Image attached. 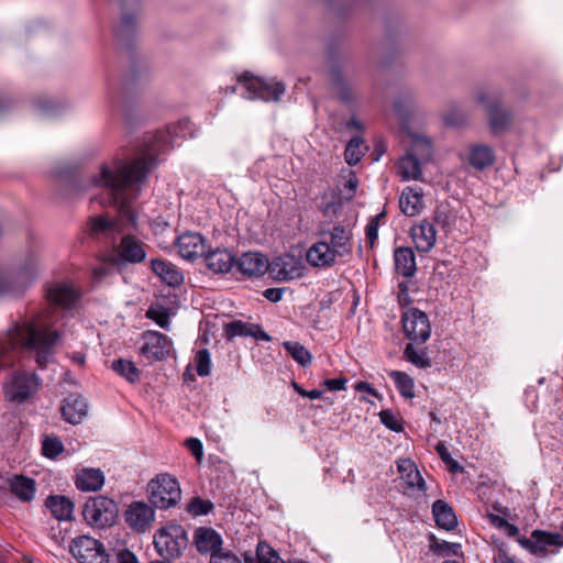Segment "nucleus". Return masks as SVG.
<instances>
[{
    "mask_svg": "<svg viewBox=\"0 0 563 563\" xmlns=\"http://www.w3.org/2000/svg\"><path fill=\"white\" fill-rule=\"evenodd\" d=\"M176 136L177 126L147 133L133 159L115 158L109 164L100 165L99 172L87 184L77 179L71 181V188L76 191H85L89 187L103 189L98 202L114 207L118 211L117 218H91L89 231L92 236L114 238L124 231L137 229V217L131 202L139 197L148 174L157 164L158 155L173 148Z\"/></svg>",
    "mask_w": 563,
    "mask_h": 563,
    "instance_id": "obj_1",
    "label": "nucleus"
},
{
    "mask_svg": "<svg viewBox=\"0 0 563 563\" xmlns=\"http://www.w3.org/2000/svg\"><path fill=\"white\" fill-rule=\"evenodd\" d=\"M60 336L58 330L41 322L40 319H22L8 331L11 345L36 351L40 364H42L44 355L57 344Z\"/></svg>",
    "mask_w": 563,
    "mask_h": 563,
    "instance_id": "obj_2",
    "label": "nucleus"
},
{
    "mask_svg": "<svg viewBox=\"0 0 563 563\" xmlns=\"http://www.w3.org/2000/svg\"><path fill=\"white\" fill-rule=\"evenodd\" d=\"M86 522L95 528L104 529L115 523L119 516L118 504L106 496L90 497L82 509Z\"/></svg>",
    "mask_w": 563,
    "mask_h": 563,
    "instance_id": "obj_3",
    "label": "nucleus"
},
{
    "mask_svg": "<svg viewBox=\"0 0 563 563\" xmlns=\"http://www.w3.org/2000/svg\"><path fill=\"white\" fill-rule=\"evenodd\" d=\"M186 531L179 525H168L161 528L154 536V545L157 553L166 559L174 560L180 556L187 548Z\"/></svg>",
    "mask_w": 563,
    "mask_h": 563,
    "instance_id": "obj_4",
    "label": "nucleus"
},
{
    "mask_svg": "<svg viewBox=\"0 0 563 563\" xmlns=\"http://www.w3.org/2000/svg\"><path fill=\"white\" fill-rule=\"evenodd\" d=\"M239 82L245 90L243 96L247 99L278 101L286 90L282 81L253 77L247 73L240 78Z\"/></svg>",
    "mask_w": 563,
    "mask_h": 563,
    "instance_id": "obj_5",
    "label": "nucleus"
},
{
    "mask_svg": "<svg viewBox=\"0 0 563 563\" xmlns=\"http://www.w3.org/2000/svg\"><path fill=\"white\" fill-rule=\"evenodd\" d=\"M150 500L158 508L175 506L181 498L177 479L169 474L157 475L148 483Z\"/></svg>",
    "mask_w": 563,
    "mask_h": 563,
    "instance_id": "obj_6",
    "label": "nucleus"
},
{
    "mask_svg": "<svg viewBox=\"0 0 563 563\" xmlns=\"http://www.w3.org/2000/svg\"><path fill=\"white\" fill-rule=\"evenodd\" d=\"M476 101L483 104L487 111L488 125L492 134L499 135L510 126L512 113L501 107L498 96L490 95L487 90H479L476 93Z\"/></svg>",
    "mask_w": 563,
    "mask_h": 563,
    "instance_id": "obj_7",
    "label": "nucleus"
},
{
    "mask_svg": "<svg viewBox=\"0 0 563 563\" xmlns=\"http://www.w3.org/2000/svg\"><path fill=\"white\" fill-rule=\"evenodd\" d=\"M318 234L339 257L352 253L353 228L351 224L338 223L330 227L328 223H323Z\"/></svg>",
    "mask_w": 563,
    "mask_h": 563,
    "instance_id": "obj_8",
    "label": "nucleus"
},
{
    "mask_svg": "<svg viewBox=\"0 0 563 563\" xmlns=\"http://www.w3.org/2000/svg\"><path fill=\"white\" fill-rule=\"evenodd\" d=\"M70 553L78 563H109L110 558L103 543L88 536L75 538Z\"/></svg>",
    "mask_w": 563,
    "mask_h": 563,
    "instance_id": "obj_9",
    "label": "nucleus"
},
{
    "mask_svg": "<svg viewBox=\"0 0 563 563\" xmlns=\"http://www.w3.org/2000/svg\"><path fill=\"white\" fill-rule=\"evenodd\" d=\"M519 542L531 554L538 558H545L558 553L559 549L563 547V534L533 530L530 538H522Z\"/></svg>",
    "mask_w": 563,
    "mask_h": 563,
    "instance_id": "obj_10",
    "label": "nucleus"
},
{
    "mask_svg": "<svg viewBox=\"0 0 563 563\" xmlns=\"http://www.w3.org/2000/svg\"><path fill=\"white\" fill-rule=\"evenodd\" d=\"M148 245L134 235L126 233L122 236L115 249V254L111 255L110 263L119 267L123 264H139L146 258Z\"/></svg>",
    "mask_w": 563,
    "mask_h": 563,
    "instance_id": "obj_11",
    "label": "nucleus"
},
{
    "mask_svg": "<svg viewBox=\"0 0 563 563\" xmlns=\"http://www.w3.org/2000/svg\"><path fill=\"white\" fill-rule=\"evenodd\" d=\"M81 299L82 291L70 283H55L46 289L47 302L62 310H77Z\"/></svg>",
    "mask_w": 563,
    "mask_h": 563,
    "instance_id": "obj_12",
    "label": "nucleus"
},
{
    "mask_svg": "<svg viewBox=\"0 0 563 563\" xmlns=\"http://www.w3.org/2000/svg\"><path fill=\"white\" fill-rule=\"evenodd\" d=\"M40 387V379L34 374H18L5 387V396L11 401L23 402L34 395Z\"/></svg>",
    "mask_w": 563,
    "mask_h": 563,
    "instance_id": "obj_13",
    "label": "nucleus"
},
{
    "mask_svg": "<svg viewBox=\"0 0 563 563\" xmlns=\"http://www.w3.org/2000/svg\"><path fill=\"white\" fill-rule=\"evenodd\" d=\"M303 263L291 254L280 255L269 263L268 273L278 280H289L303 275Z\"/></svg>",
    "mask_w": 563,
    "mask_h": 563,
    "instance_id": "obj_14",
    "label": "nucleus"
},
{
    "mask_svg": "<svg viewBox=\"0 0 563 563\" xmlns=\"http://www.w3.org/2000/svg\"><path fill=\"white\" fill-rule=\"evenodd\" d=\"M143 345L141 354L151 362L165 358L170 351V340L156 331H146L143 333Z\"/></svg>",
    "mask_w": 563,
    "mask_h": 563,
    "instance_id": "obj_15",
    "label": "nucleus"
},
{
    "mask_svg": "<svg viewBox=\"0 0 563 563\" xmlns=\"http://www.w3.org/2000/svg\"><path fill=\"white\" fill-rule=\"evenodd\" d=\"M125 521L136 531H145L154 521V510L143 501L132 503L125 511Z\"/></svg>",
    "mask_w": 563,
    "mask_h": 563,
    "instance_id": "obj_16",
    "label": "nucleus"
},
{
    "mask_svg": "<svg viewBox=\"0 0 563 563\" xmlns=\"http://www.w3.org/2000/svg\"><path fill=\"white\" fill-rule=\"evenodd\" d=\"M238 269L245 276L260 277L269 269L268 258L258 252H246L236 261Z\"/></svg>",
    "mask_w": 563,
    "mask_h": 563,
    "instance_id": "obj_17",
    "label": "nucleus"
},
{
    "mask_svg": "<svg viewBox=\"0 0 563 563\" xmlns=\"http://www.w3.org/2000/svg\"><path fill=\"white\" fill-rule=\"evenodd\" d=\"M179 255L188 261L203 256L207 251L206 240L200 233L187 232L177 240Z\"/></svg>",
    "mask_w": 563,
    "mask_h": 563,
    "instance_id": "obj_18",
    "label": "nucleus"
},
{
    "mask_svg": "<svg viewBox=\"0 0 563 563\" xmlns=\"http://www.w3.org/2000/svg\"><path fill=\"white\" fill-rule=\"evenodd\" d=\"M411 239L419 252L428 253L437 242V231L432 223L427 220L416 224L410 230Z\"/></svg>",
    "mask_w": 563,
    "mask_h": 563,
    "instance_id": "obj_19",
    "label": "nucleus"
},
{
    "mask_svg": "<svg viewBox=\"0 0 563 563\" xmlns=\"http://www.w3.org/2000/svg\"><path fill=\"white\" fill-rule=\"evenodd\" d=\"M339 256L331 250V246L319 239L307 252V262L314 267L332 266Z\"/></svg>",
    "mask_w": 563,
    "mask_h": 563,
    "instance_id": "obj_20",
    "label": "nucleus"
},
{
    "mask_svg": "<svg viewBox=\"0 0 563 563\" xmlns=\"http://www.w3.org/2000/svg\"><path fill=\"white\" fill-rule=\"evenodd\" d=\"M60 411L67 422L77 424L87 416L88 405L81 396L69 395L64 400Z\"/></svg>",
    "mask_w": 563,
    "mask_h": 563,
    "instance_id": "obj_21",
    "label": "nucleus"
},
{
    "mask_svg": "<svg viewBox=\"0 0 563 563\" xmlns=\"http://www.w3.org/2000/svg\"><path fill=\"white\" fill-rule=\"evenodd\" d=\"M467 163L476 170H484L495 162L494 150L486 144H472L468 147Z\"/></svg>",
    "mask_w": 563,
    "mask_h": 563,
    "instance_id": "obj_22",
    "label": "nucleus"
},
{
    "mask_svg": "<svg viewBox=\"0 0 563 563\" xmlns=\"http://www.w3.org/2000/svg\"><path fill=\"white\" fill-rule=\"evenodd\" d=\"M203 256L208 268L216 274L228 273L234 264V256L227 249L206 251Z\"/></svg>",
    "mask_w": 563,
    "mask_h": 563,
    "instance_id": "obj_23",
    "label": "nucleus"
},
{
    "mask_svg": "<svg viewBox=\"0 0 563 563\" xmlns=\"http://www.w3.org/2000/svg\"><path fill=\"white\" fill-rule=\"evenodd\" d=\"M195 543L197 550L201 553H220L222 539L219 533H217L211 528H199L195 533Z\"/></svg>",
    "mask_w": 563,
    "mask_h": 563,
    "instance_id": "obj_24",
    "label": "nucleus"
},
{
    "mask_svg": "<svg viewBox=\"0 0 563 563\" xmlns=\"http://www.w3.org/2000/svg\"><path fill=\"white\" fill-rule=\"evenodd\" d=\"M398 472L400 478L404 481L405 485L410 488L424 492L426 490V482L423 481L416 463L410 459H404L398 462Z\"/></svg>",
    "mask_w": 563,
    "mask_h": 563,
    "instance_id": "obj_25",
    "label": "nucleus"
},
{
    "mask_svg": "<svg viewBox=\"0 0 563 563\" xmlns=\"http://www.w3.org/2000/svg\"><path fill=\"white\" fill-rule=\"evenodd\" d=\"M406 336L415 343H424L431 334L429 319H402Z\"/></svg>",
    "mask_w": 563,
    "mask_h": 563,
    "instance_id": "obj_26",
    "label": "nucleus"
},
{
    "mask_svg": "<svg viewBox=\"0 0 563 563\" xmlns=\"http://www.w3.org/2000/svg\"><path fill=\"white\" fill-rule=\"evenodd\" d=\"M396 272L404 277H412L417 272L416 255L411 247H397L394 251Z\"/></svg>",
    "mask_w": 563,
    "mask_h": 563,
    "instance_id": "obj_27",
    "label": "nucleus"
},
{
    "mask_svg": "<svg viewBox=\"0 0 563 563\" xmlns=\"http://www.w3.org/2000/svg\"><path fill=\"white\" fill-rule=\"evenodd\" d=\"M225 333L229 339L234 336H253L256 340L271 341V336L258 324L246 323L241 320L227 324Z\"/></svg>",
    "mask_w": 563,
    "mask_h": 563,
    "instance_id": "obj_28",
    "label": "nucleus"
},
{
    "mask_svg": "<svg viewBox=\"0 0 563 563\" xmlns=\"http://www.w3.org/2000/svg\"><path fill=\"white\" fill-rule=\"evenodd\" d=\"M152 271L167 285L178 286L183 283V275L169 262L155 258L151 262Z\"/></svg>",
    "mask_w": 563,
    "mask_h": 563,
    "instance_id": "obj_29",
    "label": "nucleus"
},
{
    "mask_svg": "<svg viewBox=\"0 0 563 563\" xmlns=\"http://www.w3.org/2000/svg\"><path fill=\"white\" fill-rule=\"evenodd\" d=\"M422 163L409 152L397 163L398 174L404 180H420L422 177Z\"/></svg>",
    "mask_w": 563,
    "mask_h": 563,
    "instance_id": "obj_30",
    "label": "nucleus"
},
{
    "mask_svg": "<svg viewBox=\"0 0 563 563\" xmlns=\"http://www.w3.org/2000/svg\"><path fill=\"white\" fill-rule=\"evenodd\" d=\"M401 211L408 217H415L423 207L422 194L417 188L407 187L399 199Z\"/></svg>",
    "mask_w": 563,
    "mask_h": 563,
    "instance_id": "obj_31",
    "label": "nucleus"
},
{
    "mask_svg": "<svg viewBox=\"0 0 563 563\" xmlns=\"http://www.w3.org/2000/svg\"><path fill=\"white\" fill-rule=\"evenodd\" d=\"M432 514L438 527L453 530L457 526V519L453 508L444 500H437L432 506Z\"/></svg>",
    "mask_w": 563,
    "mask_h": 563,
    "instance_id": "obj_32",
    "label": "nucleus"
},
{
    "mask_svg": "<svg viewBox=\"0 0 563 563\" xmlns=\"http://www.w3.org/2000/svg\"><path fill=\"white\" fill-rule=\"evenodd\" d=\"M45 505L57 520H71L74 504L69 498L65 496H49Z\"/></svg>",
    "mask_w": 563,
    "mask_h": 563,
    "instance_id": "obj_33",
    "label": "nucleus"
},
{
    "mask_svg": "<svg viewBox=\"0 0 563 563\" xmlns=\"http://www.w3.org/2000/svg\"><path fill=\"white\" fill-rule=\"evenodd\" d=\"M104 483V476L101 471L95 468L82 470L76 479V485L84 492H97Z\"/></svg>",
    "mask_w": 563,
    "mask_h": 563,
    "instance_id": "obj_34",
    "label": "nucleus"
},
{
    "mask_svg": "<svg viewBox=\"0 0 563 563\" xmlns=\"http://www.w3.org/2000/svg\"><path fill=\"white\" fill-rule=\"evenodd\" d=\"M10 490L22 501H30L35 495V482L34 479L16 475L10 481Z\"/></svg>",
    "mask_w": 563,
    "mask_h": 563,
    "instance_id": "obj_35",
    "label": "nucleus"
},
{
    "mask_svg": "<svg viewBox=\"0 0 563 563\" xmlns=\"http://www.w3.org/2000/svg\"><path fill=\"white\" fill-rule=\"evenodd\" d=\"M407 152L416 156L422 164H427L433 156L432 142L426 136L415 135L411 139V144Z\"/></svg>",
    "mask_w": 563,
    "mask_h": 563,
    "instance_id": "obj_36",
    "label": "nucleus"
},
{
    "mask_svg": "<svg viewBox=\"0 0 563 563\" xmlns=\"http://www.w3.org/2000/svg\"><path fill=\"white\" fill-rule=\"evenodd\" d=\"M283 346L289 353L295 362H297L302 367L309 366L312 362L311 353L299 342L296 341H285Z\"/></svg>",
    "mask_w": 563,
    "mask_h": 563,
    "instance_id": "obj_37",
    "label": "nucleus"
},
{
    "mask_svg": "<svg viewBox=\"0 0 563 563\" xmlns=\"http://www.w3.org/2000/svg\"><path fill=\"white\" fill-rule=\"evenodd\" d=\"M398 288V303L402 309H406L402 311L401 317H427L423 311L417 308H409V306L412 303V300L409 296L408 283H399Z\"/></svg>",
    "mask_w": 563,
    "mask_h": 563,
    "instance_id": "obj_38",
    "label": "nucleus"
},
{
    "mask_svg": "<svg viewBox=\"0 0 563 563\" xmlns=\"http://www.w3.org/2000/svg\"><path fill=\"white\" fill-rule=\"evenodd\" d=\"M136 15L122 11L121 21L115 30V35L120 41H129L136 31Z\"/></svg>",
    "mask_w": 563,
    "mask_h": 563,
    "instance_id": "obj_39",
    "label": "nucleus"
},
{
    "mask_svg": "<svg viewBox=\"0 0 563 563\" xmlns=\"http://www.w3.org/2000/svg\"><path fill=\"white\" fill-rule=\"evenodd\" d=\"M389 376L394 379L397 389L405 398L415 397L413 379L405 372L391 371Z\"/></svg>",
    "mask_w": 563,
    "mask_h": 563,
    "instance_id": "obj_40",
    "label": "nucleus"
},
{
    "mask_svg": "<svg viewBox=\"0 0 563 563\" xmlns=\"http://www.w3.org/2000/svg\"><path fill=\"white\" fill-rule=\"evenodd\" d=\"M246 563H285L278 553L266 542H258L256 548V559L246 558Z\"/></svg>",
    "mask_w": 563,
    "mask_h": 563,
    "instance_id": "obj_41",
    "label": "nucleus"
},
{
    "mask_svg": "<svg viewBox=\"0 0 563 563\" xmlns=\"http://www.w3.org/2000/svg\"><path fill=\"white\" fill-rule=\"evenodd\" d=\"M112 368L129 382L134 383L140 378V371L135 364L126 360H117L112 362Z\"/></svg>",
    "mask_w": 563,
    "mask_h": 563,
    "instance_id": "obj_42",
    "label": "nucleus"
},
{
    "mask_svg": "<svg viewBox=\"0 0 563 563\" xmlns=\"http://www.w3.org/2000/svg\"><path fill=\"white\" fill-rule=\"evenodd\" d=\"M361 137H353L345 147L344 157L349 165H356L364 155Z\"/></svg>",
    "mask_w": 563,
    "mask_h": 563,
    "instance_id": "obj_43",
    "label": "nucleus"
},
{
    "mask_svg": "<svg viewBox=\"0 0 563 563\" xmlns=\"http://www.w3.org/2000/svg\"><path fill=\"white\" fill-rule=\"evenodd\" d=\"M404 355L411 364L419 368H427L431 366V362L426 352L416 350L412 344H407Z\"/></svg>",
    "mask_w": 563,
    "mask_h": 563,
    "instance_id": "obj_44",
    "label": "nucleus"
},
{
    "mask_svg": "<svg viewBox=\"0 0 563 563\" xmlns=\"http://www.w3.org/2000/svg\"><path fill=\"white\" fill-rule=\"evenodd\" d=\"M63 450V442L57 437H46L43 440L42 452L46 457L55 459Z\"/></svg>",
    "mask_w": 563,
    "mask_h": 563,
    "instance_id": "obj_45",
    "label": "nucleus"
},
{
    "mask_svg": "<svg viewBox=\"0 0 563 563\" xmlns=\"http://www.w3.org/2000/svg\"><path fill=\"white\" fill-rule=\"evenodd\" d=\"M196 371L199 376H208L211 371L210 353L207 349L199 350L195 357Z\"/></svg>",
    "mask_w": 563,
    "mask_h": 563,
    "instance_id": "obj_46",
    "label": "nucleus"
},
{
    "mask_svg": "<svg viewBox=\"0 0 563 563\" xmlns=\"http://www.w3.org/2000/svg\"><path fill=\"white\" fill-rule=\"evenodd\" d=\"M445 124L450 126H462L467 122V114L457 107L450 108L443 115Z\"/></svg>",
    "mask_w": 563,
    "mask_h": 563,
    "instance_id": "obj_47",
    "label": "nucleus"
},
{
    "mask_svg": "<svg viewBox=\"0 0 563 563\" xmlns=\"http://www.w3.org/2000/svg\"><path fill=\"white\" fill-rule=\"evenodd\" d=\"M212 508L213 505L211 501L195 497L189 501L187 511L194 516H202L209 514Z\"/></svg>",
    "mask_w": 563,
    "mask_h": 563,
    "instance_id": "obj_48",
    "label": "nucleus"
},
{
    "mask_svg": "<svg viewBox=\"0 0 563 563\" xmlns=\"http://www.w3.org/2000/svg\"><path fill=\"white\" fill-rule=\"evenodd\" d=\"M430 548L434 553L439 555H459L461 545L459 543H451L446 541L439 542L437 540H433Z\"/></svg>",
    "mask_w": 563,
    "mask_h": 563,
    "instance_id": "obj_49",
    "label": "nucleus"
},
{
    "mask_svg": "<svg viewBox=\"0 0 563 563\" xmlns=\"http://www.w3.org/2000/svg\"><path fill=\"white\" fill-rule=\"evenodd\" d=\"M438 454L441 460L446 464L448 468L452 473L463 472V467L451 457V454L443 443H438L435 446Z\"/></svg>",
    "mask_w": 563,
    "mask_h": 563,
    "instance_id": "obj_50",
    "label": "nucleus"
},
{
    "mask_svg": "<svg viewBox=\"0 0 563 563\" xmlns=\"http://www.w3.org/2000/svg\"><path fill=\"white\" fill-rule=\"evenodd\" d=\"M379 418L382 423L386 426L388 429L396 432L402 431V423L400 422L398 417L390 410H382L379 412Z\"/></svg>",
    "mask_w": 563,
    "mask_h": 563,
    "instance_id": "obj_51",
    "label": "nucleus"
},
{
    "mask_svg": "<svg viewBox=\"0 0 563 563\" xmlns=\"http://www.w3.org/2000/svg\"><path fill=\"white\" fill-rule=\"evenodd\" d=\"M25 286L18 287L8 277H0V296L2 295H20L23 292Z\"/></svg>",
    "mask_w": 563,
    "mask_h": 563,
    "instance_id": "obj_52",
    "label": "nucleus"
},
{
    "mask_svg": "<svg viewBox=\"0 0 563 563\" xmlns=\"http://www.w3.org/2000/svg\"><path fill=\"white\" fill-rule=\"evenodd\" d=\"M186 446L198 462L202 460L203 446L200 440L196 438H189L186 440Z\"/></svg>",
    "mask_w": 563,
    "mask_h": 563,
    "instance_id": "obj_53",
    "label": "nucleus"
},
{
    "mask_svg": "<svg viewBox=\"0 0 563 563\" xmlns=\"http://www.w3.org/2000/svg\"><path fill=\"white\" fill-rule=\"evenodd\" d=\"M210 563H242L241 560L230 553V552H220V553H212L210 558Z\"/></svg>",
    "mask_w": 563,
    "mask_h": 563,
    "instance_id": "obj_54",
    "label": "nucleus"
},
{
    "mask_svg": "<svg viewBox=\"0 0 563 563\" xmlns=\"http://www.w3.org/2000/svg\"><path fill=\"white\" fill-rule=\"evenodd\" d=\"M357 186L358 179L356 175L353 172H350L349 178L346 179L344 185L345 189H347V194L345 196L346 200H351L354 197Z\"/></svg>",
    "mask_w": 563,
    "mask_h": 563,
    "instance_id": "obj_55",
    "label": "nucleus"
},
{
    "mask_svg": "<svg viewBox=\"0 0 563 563\" xmlns=\"http://www.w3.org/2000/svg\"><path fill=\"white\" fill-rule=\"evenodd\" d=\"M294 389L302 397H308L310 399H319L321 398L323 391L320 389L306 390L298 383L292 382Z\"/></svg>",
    "mask_w": 563,
    "mask_h": 563,
    "instance_id": "obj_56",
    "label": "nucleus"
},
{
    "mask_svg": "<svg viewBox=\"0 0 563 563\" xmlns=\"http://www.w3.org/2000/svg\"><path fill=\"white\" fill-rule=\"evenodd\" d=\"M35 273H36V260L31 258L30 267H25L24 271L19 274V277L23 280L27 279V283H30V280L35 277Z\"/></svg>",
    "mask_w": 563,
    "mask_h": 563,
    "instance_id": "obj_57",
    "label": "nucleus"
},
{
    "mask_svg": "<svg viewBox=\"0 0 563 563\" xmlns=\"http://www.w3.org/2000/svg\"><path fill=\"white\" fill-rule=\"evenodd\" d=\"M345 384H346V379H343V378L325 379L323 383V385L329 390H343V389H345Z\"/></svg>",
    "mask_w": 563,
    "mask_h": 563,
    "instance_id": "obj_58",
    "label": "nucleus"
},
{
    "mask_svg": "<svg viewBox=\"0 0 563 563\" xmlns=\"http://www.w3.org/2000/svg\"><path fill=\"white\" fill-rule=\"evenodd\" d=\"M366 238L371 244V246L374 245V242L377 240L378 238V227H377V223L374 222V221H371L367 225H366Z\"/></svg>",
    "mask_w": 563,
    "mask_h": 563,
    "instance_id": "obj_59",
    "label": "nucleus"
},
{
    "mask_svg": "<svg viewBox=\"0 0 563 563\" xmlns=\"http://www.w3.org/2000/svg\"><path fill=\"white\" fill-rule=\"evenodd\" d=\"M284 290L282 288H268L264 291V297L272 302H277L282 299Z\"/></svg>",
    "mask_w": 563,
    "mask_h": 563,
    "instance_id": "obj_60",
    "label": "nucleus"
},
{
    "mask_svg": "<svg viewBox=\"0 0 563 563\" xmlns=\"http://www.w3.org/2000/svg\"><path fill=\"white\" fill-rule=\"evenodd\" d=\"M110 258H111V256H109L107 263H103V264L97 266L93 269V276H95L96 279H101V278L106 277L109 274V269H110L109 266H113L110 263Z\"/></svg>",
    "mask_w": 563,
    "mask_h": 563,
    "instance_id": "obj_61",
    "label": "nucleus"
},
{
    "mask_svg": "<svg viewBox=\"0 0 563 563\" xmlns=\"http://www.w3.org/2000/svg\"><path fill=\"white\" fill-rule=\"evenodd\" d=\"M172 314H173V312L169 309H165V308L155 309L154 307H151L146 311L145 317H147V318H151V317H172Z\"/></svg>",
    "mask_w": 563,
    "mask_h": 563,
    "instance_id": "obj_62",
    "label": "nucleus"
},
{
    "mask_svg": "<svg viewBox=\"0 0 563 563\" xmlns=\"http://www.w3.org/2000/svg\"><path fill=\"white\" fill-rule=\"evenodd\" d=\"M434 221L442 227H446L449 224V217L444 209L438 208L434 212Z\"/></svg>",
    "mask_w": 563,
    "mask_h": 563,
    "instance_id": "obj_63",
    "label": "nucleus"
},
{
    "mask_svg": "<svg viewBox=\"0 0 563 563\" xmlns=\"http://www.w3.org/2000/svg\"><path fill=\"white\" fill-rule=\"evenodd\" d=\"M119 563H137L135 555L131 551H122L118 555Z\"/></svg>",
    "mask_w": 563,
    "mask_h": 563,
    "instance_id": "obj_64",
    "label": "nucleus"
}]
</instances>
